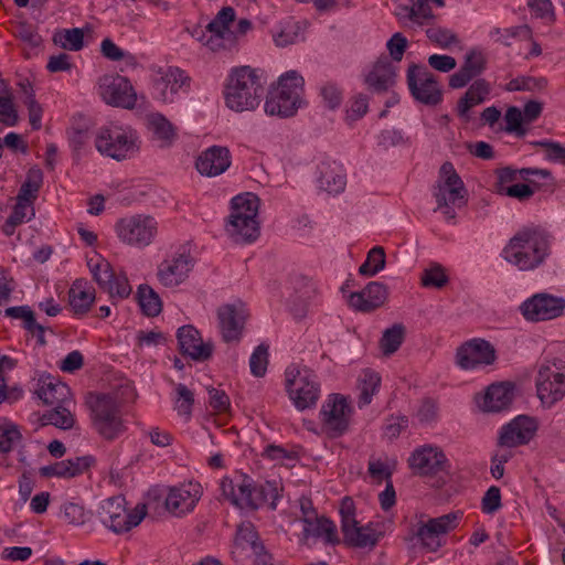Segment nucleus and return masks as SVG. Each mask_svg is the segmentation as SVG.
Masks as SVG:
<instances>
[{
  "label": "nucleus",
  "mask_w": 565,
  "mask_h": 565,
  "mask_svg": "<svg viewBox=\"0 0 565 565\" xmlns=\"http://www.w3.org/2000/svg\"><path fill=\"white\" fill-rule=\"evenodd\" d=\"M310 523H303L302 540L307 541L310 536L323 537L327 544H339L340 539L337 534L335 524L326 516L317 515L309 520Z\"/></svg>",
  "instance_id": "obj_34"
},
{
  "label": "nucleus",
  "mask_w": 565,
  "mask_h": 565,
  "mask_svg": "<svg viewBox=\"0 0 565 565\" xmlns=\"http://www.w3.org/2000/svg\"><path fill=\"white\" fill-rule=\"evenodd\" d=\"M43 183V173L38 167H32L26 172L24 182L22 183L17 195L20 201L33 202L39 195V191Z\"/></svg>",
  "instance_id": "obj_41"
},
{
  "label": "nucleus",
  "mask_w": 565,
  "mask_h": 565,
  "mask_svg": "<svg viewBox=\"0 0 565 565\" xmlns=\"http://www.w3.org/2000/svg\"><path fill=\"white\" fill-rule=\"evenodd\" d=\"M487 60L484 55L477 50H471L466 54L465 62L461 67L473 78L479 76L486 70Z\"/></svg>",
  "instance_id": "obj_58"
},
{
  "label": "nucleus",
  "mask_w": 565,
  "mask_h": 565,
  "mask_svg": "<svg viewBox=\"0 0 565 565\" xmlns=\"http://www.w3.org/2000/svg\"><path fill=\"white\" fill-rule=\"evenodd\" d=\"M491 38H495V41L503 44L504 46L511 45V40L516 36L530 38L531 29L527 25H518L508 29L495 28L490 32Z\"/></svg>",
  "instance_id": "obj_53"
},
{
  "label": "nucleus",
  "mask_w": 565,
  "mask_h": 565,
  "mask_svg": "<svg viewBox=\"0 0 565 565\" xmlns=\"http://www.w3.org/2000/svg\"><path fill=\"white\" fill-rule=\"evenodd\" d=\"M13 34L30 47H38L42 43L36 28L26 21L18 22L13 28Z\"/></svg>",
  "instance_id": "obj_54"
},
{
  "label": "nucleus",
  "mask_w": 565,
  "mask_h": 565,
  "mask_svg": "<svg viewBox=\"0 0 565 565\" xmlns=\"http://www.w3.org/2000/svg\"><path fill=\"white\" fill-rule=\"evenodd\" d=\"M552 237L544 230L523 228L502 249L504 260L520 270H534L551 255Z\"/></svg>",
  "instance_id": "obj_1"
},
{
  "label": "nucleus",
  "mask_w": 565,
  "mask_h": 565,
  "mask_svg": "<svg viewBox=\"0 0 565 565\" xmlns=\"http://www.w3.org/2000/svg\"><path fill=\"white\" fill-rule=\"evenodd\" d=\"M536 147L545 148V158L553 162L565 164V147L552 140H539L533 142Z\"/></svg>",
  "instance_id": "obj_63"
},
{
  "label": "nucleus",
  "mask_w": 565,
  "mask_h": 565,
  "mask_svg": "<svg viewBox=\"0 0 565 565\" xmlns=\"http://www.w3.org/2000/svg\"><path fill=\"white\" fill-rule=\"evenodd\" d=\"M147 515V505L138 503L132 510H127L126 500L121 495L105 500L98 511L100 522L116 534L129 532L141 523Z\"/></svg>",
  "instance_id": "obj_7"
},
{
  "label": "nucleus",
  "mask_w": 565,
  "mask_h": 565,
  "mask_svg": "<svg viewBox=\"0 0 565 565\" xmlns=\"http://www.w3.org/2000/svg\"><path fill=\"white\" fill-rule=\"evenodd\" d=\"M22 438L19 426L7 422L0 433V452L7 454L10 452L14 445L20 441Z\"/></svg>",
  "instance_id": "obj_56"
},
{
  "label": "nucleus",
  "mask_w": 565,
  "mask_h": 565,
  "mask_svg": "<svg viewBox=\"0 0 565 565\" xmlns=\"http://www.w3.org/2000/svg\"><path fill=\"white\" fill-rule=\"evenodd\" d=\"M175 394L174 409L180 416H183L189 420L192 416L194 394L185 384L182 383L175 385Z\"/></svg>",
  "instance_id": "obj_48"
},
{
  "label": "nucleus",
  "mask_w": 565,
  "mask_h": 565,
  "mask_svg": "<svg viewBox=\"0 0 565 565\" xmlns=\"http://www.w3.org/2000/svg\"><path fill=\"white\" fill-rule=\"evenodd\" d=\"M86 285L85 279H76L68 290L70 306L76 316L87 313L95 301V291L86 290Z\"/></svg>",
  "instance_id": "obj_35"
},
{
  "label": "nucleus",
  "mask_w": 565,
  "mask_h": 565,
  "mask_svg": "<svg viewBox=\"0 0 565 565\" xmlns=\"http://www.w3.org/2000/svg\"><path fill=\"white\" fill-rule=\"evenodd\" d=\"M429 1L430 0H411L412 6L404 8L408 19L420 25H423L425 21L434 19L435 14L431 11Z\"/></svg>",
  "instance_id": "obj_52"
},
{
  "label": "nucleus",
  "mask_w": 565,
  "mask_h": 565,
  "mask_svg": "<svg viewBox=\"0 0 565 565\" xmlns=\"http://www.w3.org/2000/svg\"><path fill=\"white\" fill-rule=\"evenodd\" d=\"M190 78L182 70L178 67H169L164 74L156 78V86L160 87V85H164V87H170V92L172 94H175L180 88L188 84Z\"/></svg>",
  "instance_id": "obj_49"
},
{
  "label": "nucleus",
  "mask_w": 565,
  "mask_h": 565,
  "mask_svg": "<svg viewBox=\"0 0 565 565\" xmlns=\"http://www.w3.org/2000/svg\"><path fill=\"white\" fill-rule=\"evenodd\" d=\"M408 465L416 475L431 477L446 470L448 459L439 447L424 445L412 452Z\"/></svg>",
  "instance_id": "obj_19"
},
{
  "label": "nucleus",
  "mask_w": 565,
  "mask_h": 565,
  "mask_svg": "<svg viewBox=\"0 0 565 565\" xmlns=\"http://www.w3.org/2000/svg\"><path fill=\"white\" fill-rule=\"evenodd\" d=\"M536 429V422L532 417L518 416L502 427L499 435V445L509 448L525 445L533 438Z\"/></svg>",
  "instance_id": "obj_23"
},
{
  "label": "nucleus",
  "mask_w": 565,
  "mask_h": 565,
  "mask_svg": "<svg viewBox=\"0 0 565 565\" xmlns=\"http://www.w3.org/2000/svg\"><path fill=\"white\" fill-rule=\"evenodd\" d=\"M232 163V156L226 147L212 146L200 153L195 168L201 175L214 178L224 173Z\"/></svg>",
  "instance_id": "obj_24"
},
{
  "label": "nucleus",
  "mask_w": 565,
  "mask_h": 565,
  "mask_svg": "<svg viewBox=\"0 0 565 565\" xmlns=\"http://www.w3.org/2000/svg\"><path fill=\"white\" fill-rule=\"evenodd\" d=\"M286 390L299 411L316 406L320 396V383L310 369L290 365L286 369Z\"/></svg>",
  "instance_id": "obj_8"
},
{
  "label": "nucleus",
  "mask_w": 565,
  "mask_h": 565,
  "mask_svg": "<svg viewBox=\"0 0 565 565\" xmlns=\"http://www.w3.org/2000/svg\"><path fill=\"white\" fill-rule=\"evenodd\" d=\"M462 512L456 511L420 523L415 536L419 540L422 547L428 552H436L441 547V536L457 527Z\"/></svg>",
  "instance_id": "obj_15"
},
{
  "label": "nucleus",
  "mask_w": 565,
  "mask_h": 565,
  "mask_svg": "<svg viewBox=\"0 0 565 565\" xmlns=\"http://www.w3.org/2000/svg\"><path fill=\"white\" fill-rule=\"evenodd\" d=\"M318 183L320 189L329 194L343 192L347 185V175L343 167L335 161H322L319 166Z\"/></svg>",
  "instance_id": "obj_32"
},
{
  "label": "nucleus",
  "mask_w": 565,
  "mask_h": 565,
  "mask_svg": "<svg viewBox=\"0 0 565 565\" xmlns=\"http://www.w3.org/2000/svg\"><path fill=\"white\" fill-rule=\"evenodd\" d=\"M149 129L153 132L154 139L160 148H169L177 139V132L173 125L161 114H150L148 116Z\"/></svg>",
  "instance_id": "obj_36"
},
{
  "label": "nucleus",
  "mask_w": 565,
  "mask_h": 565,
  "mask_svg": "<svg viewBox=\"0 0 565 565\" xmlns=\"http://www.w3.org/2000/svg\"><path fill=\"white\" fill-rule=\"evenodd\" d=\"M40 387L36 394L46 405L70 404L71 390L65 384L54 379L50 374L42 375L39 380Z\"/></svg>",
  "instance_id": "obj_31"
},
{
  "label": "nucleus",
  "mask_w": 565,
  "mask_h": 565,
  "mask_svg": "<svg viewBox=\"0 0 565 565\" xmlns=\"http://www.w3.org/2000/svg\"><path fill=\"white\" fill-rule=\"evenodd\" d=\"M518 180H524L527 184L533 185L535 189L541 190L543 188L550 189L555 184V180L547 169L539 168H522L515 169Z\"/></svg>",
  "instance_id": "obj_42"
},
{
  "label": "nucleus",
  "mask_w": 565,
  "mask_h": 565,
  "mask_svg": "<svg viewBox=\"0 0 565 565\" xmlns=\"http://www.w3.org/2000/svg\"><path fill=\"white\" fill-rule=\"evenodd\" d=\"M405 338V327L402 323H395L384 330L380 340V348L384 355L390 356L402 345Z\"/></svg>",
  "instance_id": "obj_43"
},
{
  "label": "nucleus",
  "mask_w": 565,
  "mask_h": 565,
  "mask_svg": "<svg viewBox=\"0 0 565 565\" xmlns=\"http://www.w3.org/2000/svg\"><path fill=\"white\" fill-rule=\"evenodd\" d=\"M201 497L200 484L188 483L171 488L166 498V508L174 515H183L192 511Z\"/></svg>",
  "instance_id": "obj_29"
},
{
  "label": "nucleus",
  "mask_w": 565,
  "mask_h": 565,
  "mask_svg": "<svg viewBox=\"0 0 565 565\" xmlns=\"http://www.w3.org/2000/svg\"><path fill=\"white\" fill-rule=\"evenodd\" d=\"M264 94V86L256 71L249 66L234 68L225 86V104L237 113L255 109Z\"/></svg>",
  "instance_id": "obj_2"
},
{
  "label": "nucleus",
  "mask_w": 565,
  "mask_h": 565,
  "mask_svg": "<svg viewBox=\"0 0 565 565\" xmlns=\"http://www.w3.org/2000/svg\"><path fill=\"white\" fill-rule=\"evenodd\" d=\"M66 405L57 404L53 409L44 413L40 418L42 426L53 425L63 430L71 429L74 426L75 418Z\"/></svg>",
  "instance_id": "obj_40"
},
{
  "label": "nucleus",
  "mask_w": 565,
  "mask_h": 565,
  "mask_svg": "<svg viewBox=\"0 0 565 565\" xmlns=\"http://www.w3.org/2000/svg\"><path fill=\"white\" fill-rule=\"evenodd\" d=\"M352 407L345 396L331 394L322 404L320 418L327 434L338 438L349 430Z\"/></svg>",
  "instance_id": "obj_13"
},
{
  "label": "nucleus",
  "mask_w": 565,
  "mask_h": 565,
  "mask_svg": "<svg viewBox=\"0 0 565 565\" xmlns=\"http://www.w3.org/2000/svg\"><path fill=\"white\" fill-rule=\"evenodd\" d=\"M53 41L70 51H79L84 46V32L79 28L64 29L54 34Z\"/></svg>",
  "instance_id": "obj_45"
},
{
  "label": "nucleus",
  "mask_w": 565,
  "mask_h": 565,
  "mask_svg": "<svg viewBox=\"0 0 565 565\" xmlns=\"http://www.w3.org/2000/svg\"><path fill=\"white\" fill-rule=\"evenodd\" d=\"M99 88L103 99L109 105L126 109H131L136 105V92L125 76H104Z\"/></svg>",
  "instance_id": "obj_21"
},
{
  "label": "nucleus",
  "mask_w": 565,
  "mask_h": 565,
  "mask_svg": "<svg viewBox=\"0 0 565 565\" xmlns=\"http://www.w3.org/2000/svg\"><path fill=\"white\" fill-rule=\"evenodd\" d=\"M303 77L296 71H288L279 77L277 87L267 95L264 109L269 116L292 117L300 107Z\"/></svg>",
  "instance_id": "obj_4"
},
{
  "label": "nucleus",
  "mask_w": 565,
  "mask_h": 565,
  "mask_svg": "<svg viewBox=\"0 0 565 565\" xmlns=\"http://www.w3.org/2000/svg\"><path fill=\"white\" fill-rule=\"evenodd\" d=\"M87 266L99 288L104 291H111V281L116 274L110 263L100 255H97L96 258L87 259Z\"/></svg>",
  "instance_id": "obj_37"
},
{
  "label": "nucleus",
  "mask_w": 565,
  "mask_h": 565,
  "mask_svg": "<svg viewBox=\"0 0 565 565\" xmlns=\"http://www.w3.org/2000/svg\"><path fill=\"white\" fill-rule=\"evenodd\" d=\"M407 39L401 32L394 33L386 43V47L388 50L391 57L390 61H392V63L401 62L407 49Z\"/></svg>",
  "instance_id": "obj_62"
},
{
  "label": "nucleus",
  "mask_w": 565,
  "mask_h": 565,
  "mask_svg": "<svg viewBox=\"0 0 565 565\" xmlns=\"http://www.w3.org/2000/svg\"><path fill=\"white\" fill-rule=\"evenodd\" d=\"M23 103L29 111V121L33 130H39L42 127V106L35 100L34 90L30 84L22 85Z\"/></svg>",
  "instance_id": "obj_47"
},
{
  "label": "nucleus",
  "mask_w": 565,
  "mask_h": 565,
  "mask_svg": "<svg viewBox=\"0 0 565 565\" xmlns=\"http://www.w3.org/2000/svg\"><path fill=\"white\" fill-rule=\"evenodd\" d=\"M246 476L245 473H239L235 477V479H231L228 477H224L221 480V491L225 499H227L233 505L243 508V495L238 491V483L241 482L242 477Z\"/></svg>",
  "instance_id": "obj_50"
},
{
  "label": "nucleus",
  "mask_w": 565,
  "mask_h": 565,
  "mask_svg": "<svg viewBox=\"0 0 565 565\" xmlns=\"http://www.w3.org/2000/svg\"><path fill=\"white\" fill-rule=\"evenodd\" d=\"M343 543L351 547L374 548L383 536L377 524L372 522L366 525H359V522L342 530Z\"/></svg>",
  "instance_id": "obj_30"
},
{
  "label": "nucleus",
  "mask_w": 565,
  "mask_h": 565,
  "mask_svg": "<svg viewBox=\"0 0 565 565\" xmlns=\"http://www.w3.org/2000/svg\"><path fill=\"white\" fill-rule=\"evenodd\" d=\"M268 365V345L262 343L255 348L249 359L250 373L256 377L266 374Z\"/></svg>",
  "instance_id": "obj_55"
},
{
  "label": "nucleus",
  "mask_w": 565,
  "mask_h": 565,
  "mask_svg": "<svg viewBox=\"0 0 565 565\" xmlns=\"http://www.w3.org/2000/svg\"><path fill=\"white\" fill-rule=\"evenodd\" d=\"M448 280L445 268L438 263H433L428 268L424 269L422 274V284L424 287L443 288Z\"/></svg>",
  "instance_id": "obj_51"
},
{
  "label": "nucleus",
  "mask_w": 565,
  "mask_h": 565,
  "mask_svg": "<svg viewBox=\"0 0 565 565\" xmlns=\"http://www.w3.org/2000/svg\"><path fill=\"white\" fill-rule=\"evenodd\" d=\"M260 200L252 193L245 192L231 200V214L227 218L226 231L236 243H253L260 234L257 220Z\"/></svg>",
  "instance_id": "obj_3"
},
{
  "label": "nucleus",
  "mask_w": 565,
  "mask_h": 565,
  "mask_svg": "<svg viewBox=\"0 0 565 565\" xmlns=\"http://www.w3.org/2000/svg\"><path fill=\"white\" fill-rule=\"evenodd\" d=\"M495 360L494 347L481 338H475L462 343L456 351V364L466 371L492 365Z\"/></svg>",
  "instance_id": "obj_16"
},
{
  "label": "nucleus",
  "mask_w": 565,
  "mask_h": 565,
  "mask_svg": "<svg viewBox=\"0 0 565 565\" xmlns=\"http://www.w3.org/2000/svg\"><path fill=\"white\" fill-rule=\"evenodd\" d=\"M426 36L428 40L434 43L435 45L441 47V49H449L452 45H456L459 43V39L457 34L451 31L450 29L440 26V25H429L426 31Z\"/></svg>",
  "instance_id": "obj_46"
},
{
  "label": "nucleus",
  "mask_w": 565,
  "mask_h": 565,
  "mask_svg": "<svg viewBox=\"0 0 565 565\" xmlns=\"http://www.w3.org/2000/svg\"><path fill=\"white\" fill-rule=\"evenodd\" d=\"M94 429L105 439L114 440L125 431L121 405L109 394L90 395L87 399Z\"/></svg>",
  "instance_id": "obj_6"
},
{
  "label": "nucleus",
  "mask_w": 565,
  "mask_h": 565,
  "mask_svg": "<svg viewBox=\"0 0 565 565\" xmlns=\"http://www.w3.org/2000/svg\"><path fill=\"white\" fill-rule=\"evenodd\" d=\"M142 313L147 317H157L162 310V302L158 294L148 285H140L136 295Z\"/></svg>",
  "instance_id": "obj_39"
},
{
  "label": "nucleus",
  "mask_w": 565,
  "mask_h": 565,
  "mask_svg": "<svg viewBox=\"0 0 565 565\" xmlns=\"http://www.w3.org/2000/svg\"><path fill=\"white\" fill-rule=\"evenodd\" d=\"M387 296V287L384 284L371 281L361 291L351 292L348 302L358 311L371 312L382 307Z\"/></svg>",
  "instance_id": "obj_26"
},
{
  "label": "nucleus",
  "mask_w": 565,
  "mask_h": 565,
  "mask_svg": "<svg viewBox=\"0 0 565 565\" xmlns=\"http://www.w3.org/2000/svg\"><path fill=\"white\" fill-rule=\"evenodd\" d=\"M246 318L247 310L241 301L218 307L217 320L224 342H238L241 340Z\"/></svg>",
  "instance_id": "obj_20"
},
{
  "label": "nucleus",
  "mask_w": 565,
  "mask_h": 565,
  "mask_svg": "<svg viewBox=\"0 0 565 565\" xmlns=\"http://www.w3.org/2000/svg\"><path fill=\"white\" fill-rule=\"evenodd\" d=\"M547 85L544 77H518L509 82L507 89L510 92L543 89Z\"/></svg>",
  "instance_id": "obj_61"
},
{
  "label": "nucleus",
  "mask_w": 565,
  "mask_h": 565,
  "mask_svg": "<svg viewBox=\"0 0 565 565\" xmlns=\"http://www.w3.org/2000/svg\"><path fill=\"white\" fill-rule=\"evenodd\" d=\"M115 230L118 238L124 244L136 248H145L157 236L158 223L150 215L136 214L118 220Z\"/></svg>",
  "instance_id": "obj_10"
},
{
  "label": "nucleus",
  "mask_w": 565,
  "mask_h": 565,
  "mask_svg": "<svg viewBox=\"0 0 565 565\" xmlns=\"http://www.w3.org/2000/svg\"><path fill=\"white\" fill-rule=\"evenodd\" d=\"M398 67L390 61L388 56H382L373 64L364 77L367 88L374 93H384L396 83Z\"/></svg>",
  "instance_id": "obj_28"
},
{
  "label": "nucleus",
  "mask_w": 565,
  "mask_h": 565,
  "mask_svg": "<svg viewBox=\"0 0 565 565\" xmlns=\"http://www.w3.org/2000/svg\"><path fill=\"white\" fill-rule=\"evenodd\" d=\"M507 126L504 130L510 134H515L518 137H523L526 134V129L522 126L524 121L522 111L516 106H511L507 109L504 115Z\"/></svg>",
  "instance_id": "obj_59"
},
{
  "label": "nucleus",
  "mask_w": 565,
  "mask_h": 565,
  "mask_svg": "<svg viewBox=\"0 0 565 565\" xmlns=\"http://www.w3.org/2000/svg\"><path fill=\"white\" fill-rule=\"evenodd\" d=\"M193 267L190 254H178L162 262L158 268L159 281L164 287H175L182 284Z\"/></svg>",
  "instance_id": "obj_25"
},
{
  "label": "nucleus",
  "mask_w": 565,
  "mask_h": 565,
  "mask_svg": "<svg viewBox=\"0 0 565 565\" xmlns=\"http://www.w3.org/2000/svg\"><path fill=\"white\" fill-rule=\"evenodd\" d=\"M385 250L382 246H375L367 253L366 259L359 267V274L365 277H373L385 268Z\"/></svg>",
  "instance_id": "obj_44"
},
{
  "label": "nucleus",
  "mask_w": 565,
  "mask_h": 565,
  "mask_svg": "<svg viewBox=\"0 0 565 565\" xmlns=\"http://www.w3.org/2000/svg\"><path fill=\"white\" fill-rule=\"evenodd\" d=\"M407 87L412 97L426 106H437L443 100V90L437 77L422 64H409L406 72Z\"/></svg>",
  "instance_id": "obj_11"
},
{
  "label": "nucleus",
  "mask_w": 565,
  "mask_h": 565,
  "mask_svg": "<svg viewBox=\"0 0 565 565\" xmlns=\"http://www.w3.org/2000/svg\"><path fill=\"white\" fill-rule=\"evenodd\" d=\"M381 376L377 372L365 369L359 376L358 388L360 391L358 405L360 408L369 405L373 395L379 392Z\"/></svg>",
  "instance_id": "obj_38"
},
{
  "label": "nucleus",
  "mask_w": 565,
  "mask_h": 565,
  "mask_svg": "<svg viewBox=\"0 0 565 565\" xmlns=\"http://www.w3.org/2000/svg\"><path fill=\"white\" fill-rule=\"evenodd\" d=\"M565 309V299L546 292H539L520 305V311L530 322H540L558 318Z\"/></svg>",
  "instance_id": "obj_14"
},
{
  "label": "nucleus",
  "mask_w": 565,
  "mask_h": 565,
  "mask_svg": "<svg viewBox=\"0 0 565 565\" xmlns=\"http://www.w3.org/2000/svg\"><path fill=\"white\" fill-rule=\"evenodd\" d=\"M501 504V491L497 486H491L484 493L481 500V509L486 514H493L500 508Z\"/></svg>",
  "instance_id": "obj_64"
},
{
  "label": "nucleus",
  "mask_w": 565,
  "mask_h": 565,
  "mask_svg": "<svg viewBox=\"0 0 565 565\" xmlns=\"http://www.w3.org/2000/svg\"><path fill=\"white\" fill-rule=\"evenodd\" d=\"M313 292V288L311 286H307L306 290L301 295H294L289 299V310L294 315L295 318L301 319L306 316L309 299L311 294Z\"/></svg>",
  "instance_id": "obj_60"
},
{
  "label": "nucleus",
  "mask_w": 565,
  "mask_h": 565,
  "mask_svg": "<svg viewBox=\"0 0 565 565\" xmlns=\"http://www.w3.org/2000/svg\"><path fill=\"white\" fill-rule=\"evenodd\" d=\"M514 398V385L510 382L493 383L487 387L477 403L482 412L499 413L508 409Z\"/></svg>",
  "instance_id": "obj_27"
},
{
  "label": "nucleus",
  "mask_w": 565,
  "mask_h": 565,
  "mask_svg": "<svg viewBox=\"0 0 565 565\" xmlns=\"http://www.w3.org/2000/svg\"><path fill=\"white\" fill-rule=\"evenodd\" d=\"M61 518L70 525H83L87 520L84 508L74 502H66L61 507Z\"/></svg>",
  "instance_id": "obj_57"
},
{
  "label": "nucleus",
  "mask_w": 565,
  "mask_h": 565,
  "mask_svg": "<svg viewBox=\"0 0 565 565\" xmlns=\"http://www.w3.org/2000/svg\"><path fill=\"white\" fill-rule=\"evenodd\" d=\"M490 93V85L489 83L483 79L479 78L476 79L471 86L468 88V90L465 93V95L458 100L457 104V114L458 116L468 121L470 119L469 110L481 103L484 102L486 97Z\"/></svg>",
  "instance_id": "obj_33"
},
{
  "label": "nucleus",
  "mask_w": 565,
  "mask_h": 565,
  "mask_svg": "<svg viewBox=\"0 0 565 565\" xmlns=\"http://www.w3.org/2000/svg\"><path fill=\"white\" fill-rule=\"evenodd\" d=\"M535 385L542 405L551 408L565 396V364L562 361L542 364Z\"/></svg>",
  "instance_id": "obj_12"
},
{
  "label": "nucleus",
  "mask_w": 565,
  "mask_h": 565,
  "mask_svg": "<svg viewBox=\"0 0 565 565\" xmlns=\"http://www.w3.org/2000/svg\"><path fill=\"white\" fill-rule=\"evenodd\" d=\"M235 20V10L223 7L205 29H195L193 36L212 52L231 49L235 44V34L230 24Z\"/></svg>",
  "instance_id": "obj_9"
},
{
  "label": "nucleus",
  "mask_w": 565,
  "mask_h": 565,
  "mask_svg": "<svg viewBox=\"0 0 565 565\" xmlns=\"http://www.w3.org/2000/svg\"><path fill=\"white\" fill-rule=\"evenodd\" d=\"M95 147L100 154L122 161L139 152L140 138L130 127L108 125L98 129Z\"/></svg>",
  "instance_id": "obj_5"
},
{
  "label": "nucleus",
  "mask_w": 565,
  "mask_h": 565,
  "mask_svg": "<svg viewBox=\"0 0 565 565\" xmlns=\"http://www.w3.org/2000/svg\"><path fill=\"white\" fill-rule=\"evenodd\" d=\"M179 350L183 355L196 362L211 359L214 350L212 341L204 342L201 333L191 324L182 326L177 331Z\"/></svg>",
  "instance_id": "obj_22"
},
{
  "label": "nucleus",
  "mask_w": 565,
  "mask_h": 565,
  "mask_svg": "<svg viewBox=\"0 0 565 565\" xmlns=\"http://www.w3.org/2000/svg\"><path fill=\"white\" fill-rule=\"evenodd\" d=\"M238 491L243 495V508L247 507L257 510L265 503L271 510H276L279 491L275 481H265L256 484L249 476H244L238 483Z\"/></svg>",
  "instance_id": "obj_17"
},
{
  "label": "nucleus",
  "mask_w": 565,
  "mask_h": 565,
  "mask_svg": "<svg viewBox=\"0 0 565 565\" xmlns=\"http://www.w3.org/2000/svg\"><path fill=\"white\" fill-rule=\"evenodd\" d=\"M441 194L447 204L461 207L467 203L468 191L450 162H445L440 167L439 182L434 192L436 201H439V195Z\"/></svg>",
  "instance_id": "obj_18"
}]
</instances>
